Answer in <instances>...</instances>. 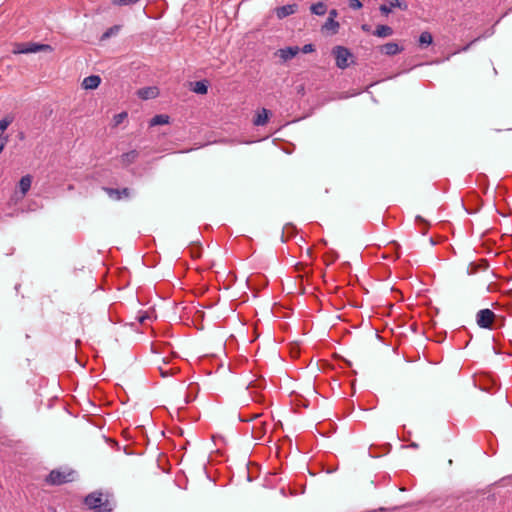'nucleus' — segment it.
Masks as SVG:
<instances>
[{"mask_svg":"<svg viewBox=\"0 0 512 512\" xmlns=\"http://www.w3.org/2000/svg\"><path fill=\"white\" fill-rule=\"evenodd\" d=\"M103 191L114 201H120L122 199H129L132 195L131 189L125 187L122 189L103 187Z\"/></svg>","mask_w":512,"mask_h":512,"instance_id":"423d86ee","label":"nucleus"},{"mask_svg":"<svg viewBox=\"0 0 512 512\" xmlns=\"http://www.w3.org/2000/svg\"><path fill=\"white\" fill-rule=\"evenodd\" d=\"M191 90L196 94H206L208 91V81L207 80H200L191 83Z\"/></svg>","mask_w":512,"mask_h":512,"instance_id":"2eb2a0df","label":"nucleus"},{"mask_svg":"<svg viewBox=\"0 0 512 512\" xmlns=\"http://www.w3.org/2000/svg\"><path fill=\"white\" fill-rule=\"evenodd\" d=\"M32 177L30 175L23 176L19 181L20 192L25 195L31 188Z\"/></svg>","mask_w":512,"mask_h":512,"instance_id":"a211bd4d","label":"nucleus"},{"mask_svg":"<svg viewBox=\"0 0 512 512\" xmlns=\"http://www.w3.org/2000/svg\"><path fill=\"white\" fill-rule=\"evenodd\" d=\"M332 55L335 58V64L339 69H346L354 63V55L344 46H335L332 49Z\"/></svg>","mask_w":512,"mask_h":512,"instance_id":"f03ea898","label":"nucleus"},{"mask_svg":"<svg viewBox=\"0 0 512 512\" xmlns=\"http://www.w3.org/2000/svg\"><path fill=\"white\" fill-rule=\"evenodd\" d=\"M269 115H270V111L266 108H262L261 110H259L257 112L255 118L253 119V124L255 126L265 125L268 122Z\"/></svg>","mask_w":512,"mask_h":512,"instance_id":"ddd939ff","label":"nucleus"},{"mask_svg":"<svg viewBox=\"0 0 512 512\" xmlns=\"http://www.w3.org/2000/svg\"><path fill=\"white\" fill-rule=\"evenodd\" d=\"M101 83V78L98 75H90L88 77H85L82 86L84 89L92 90L96 89Z\"/></svg>","mask_w":512,"mask_h":512,"instance_id":"f8f14e48","label":"nucleus"},{"mask_svg":"<svg viewBox=\"0 0 512 512\" xmlns=\"http://www.w3.org/2000/svg\"><path fill=\"white\" fill-rule=\"evenodd\" d=\"M160 372H161L162 377H167L169 375V371H164L161 368H160Z\"/></svg>","mask_w":512,"mask_h":512,"instance_id":"c756f323","label":"nucleus"},{"mask_svg":"<svg viewBox=\"0 0 512 512\" xmlns=\"http://www.w3.org/2000/svg\"><path fill=\"white\" fill-rule=\"evenodd\" d=\"M416 221L420 222V223H425L426 224V221L421 216H417L416 217Z\"/></svg>","mask_w":512,"mask_h":512,"instance_id":"7c9ffc66","label":"nucleus"},{"mask_svg":"<svg viewBox=\"0 0 512 512\" xmlns=\"http://www.w3.org/2000/svg\"><path fill=\"white\" fill-rule=\"evenodd\" d=\"M53 49L48 44H40V43H34V42H22V43H15L13 45L12 52L14 54H30V53H36L41 51H48L51 52Z\"/></svg>","mask_w":512,"mask_h":512,"instance_id":"7ed1b4c3","label":"nucleus"},{"mask_svg":"<svg viewBox=\"0 0 512 512\" xmlns=\"http://www.w3.org/2000/svg\"><path fill=\"white\" fill-rule=\"evenodd\" d=\"M148 318H149V316L145 313V314H143V315H140V316L138 317V320H139V322H140V323H144V322H145V320H146V319H148Z\"/></svg>","mask_w":512,"mask_h":512,"instance_id":"bb28decb","label":"nucleus"},{"mask_svg":"<svg viewBox=\"0 0 512 512\" xmlns=\"http://www.w3.org/2000/svg\"><path fill=\"white\" fill-rule=\"evenodd\" d=\"M310 12L314 15L323 16L327 13V5L324 2H317L310 6Z\"/></svg>","mask_w":512,"mask_h":512,"instance_id":"f3484780","label":"nucleus"},{"mask_svg":"<svg viewBox=\"0 0 512 512\" xmlns=\"http://www.w3.org/2000/svg\"><path fill=\"white\" fill-rule=\"evenodd\" d=\"M313 51V45L312 44H306L304 47H303V52L304 53H308V52H311Z\"/></svg>","mask_w":512,"mask_h":512,"instance_id":"a878e982","label":"nucleus"},{"mask_svg":"<svg viewBox=\"0 0 512 512\" xmlns=\"http://www.w3.org/2000/svg\"><path fill=\"white\" fill-rule=\"evenodd\" d=\"M418 41H419V46L421 48H425L432 43V41H433L432 34H420Z\"/></svg>","mask_w":512,"mask_h":512,"instance_id":"412c9836","label":"nucleus"},{"mask_svg":"<svg viewBox=\"0 0 512 512\" xmlns=\"http://www.w3.org/2000/svg\"><path fill=\"white\" fill-rule=\"evenodd\" d=\"M377 36L379 37H385V36H388L389 34H382V33H379V34H376Z\"/></svg>","mask_w":512,"mask_h":512,"instance_id":"473e14b6","label":"nucleus"},{"mask_svg":"<svg viewBox=\"0 0 512 512\" xmlns=\"http://www.w3.org/2000/svg\"><path fill=\"white\" fill-rule=\"evenodd\" d=\"M374 32H392V30L389 26L379 25Z\"/></svg>","mask_w":512,"mask_h":512,"instance_id":"393cba45","label":"nucleus"},{"mask_svg":"<svg viewBox=\"0 0 512 512\" xmlns=\"http://www.w3.org/2000/svg\"><path fill=\"white\" fill-rule=\"evenodd\" d=\"M394 8H400L402 10H405L407 8V5L405 3H402L400 0H387L384 4L380 6V11L388 15Z\"/></svg>","mask_w":512,"mask_h":512,"instance_id":"1a4fd4ad","label":"nucleus"},{"mask_svg":"<svg viewBox=\"0 0 512 512\" xmlns=\"http://www.w3.org/2000/svg\"><path fill=\"white\" fill-rule=\"evenodd\" d=\"M137 95L142 100L154 99L159 95L157 87H144L137 91Z\"/></svg>","mask_w":512,"mask_h":512,"instance_id":"9b49d317","label":"nucleus"},{"mask_svg":"<svg viewBox=\"0 0 512 512\" xmlns=\"http://www.w3.org/2000/svg\"><path fill=\"white\" fill-rule=\"evenodd\" d=\"M111 35L112 34L105 33V34L102 35L101 40H104V39L108 38Z\"/></svg>","mask_w":512,"mask_h":512,"instance_id":"2f4dec72","label":"nucleus"},{"mask_svg":"<svg viewBox=\"0 0 512 512\" xmlns=\"http://www.w3.org/2000/svg\"><path fill=\"white\" fill-rule=\"evenodd\" d=\"M85 505L96 512H110L112 511V504L108 499L103 498L101 492H92L84 499Z\"/></svg>","mask_w":512,"mask_h":512,"instance_id":"f257e3e1","label":"nucleus"},{"mask_svg":"<svg viewBox=\"0 0 512 512\" xmlns=\"http://www.w3.org/2000/svg\"><path fill=\"white\" fill-rule=\"evenodd\" d=\"M126 117H127L126 112H121V113L114 115V117H113L114 124L115 125L121 124Z\"/></svg>","mask_w":512,"mask_h":512,"instance_id":"5701e85b","label":"nucleus"},{"mask_svg":"<svg viewBox=\"0 0 512 512\" xmlns=\"http://www.w3.org/2000/svg\"><path fill=\"white\" fill-rule=\"evenodd\" d=\"M494 319L495 313L488 308L479 310L476 315L477 325L484 329H491Z\"/></svg>","mask_w":512,"mask_h":512,"instance_id":"39448f33","label":"nucleus"},{"mask_svg":"<svg viewBox=\"0 0 512 512\" xmlns=\"http://www.w3.org/2000/svg\"><path fill=\"white\" fill-rule=\"evenodd\" d=\"M480 38H481V37H478V38H476V39H474V40L470 41V43H469L468 45H466L465 47H463L460 51H465V50H467V49H468V47H469L470 45H472L474 42L478 41Z\"/></svg>","mask_w":512,"mask_h":512,"instance_id":"c85d7f7f","label":"nucleus"},{"mask_svg":"<svg viewBox=\"0 0 512 512\" xmlns=\"http://www.w3.org/2000/svg\"><path fill=\"white\" fill-rule=\"evenodd\" d=\"M169 120H170V117L168 115H166V114H158V115H155L153 118H151L150 126H157V125L168 124Z\"/></svg>","mask_w":512,"mask_h":512,"instance_id":"6ab92c4d","label":"nucleus"},{"mask_svg":"<svg viewBox=\"0 0 512 512\" xmlns=\"http://www.w3.org/2000/svg\"><path fill=\"white\" fill-rule=\"evenodd\" d=\"M411 446L414 447V448L418 447V445L416 443H412Z\"/></svg>","mask_w":512,"mask_h":512,"instance_id":"f704fd0d","label":"nucleus"},{"mask_svg":"<svg viewBox=\"0 0 512 512\" xmlns=\"http://www.w3.org/2000/svg\"><path fill=\"white\" fill-rule=\"evenodd\" d=\"M298 4H287L280 7L275 8V14L278 19H284L290 15L295 14L298 11Z\"/></svg>","mask_w":512,"mask_h":512,"instance_id":"0eeeda50","label":"nucleus"},{"mask_svg":"<svg viewBox=\"0 0 512 512\" xmlns=\"http://www.w3.org/2000/svg\"><path fill=\"white\" fill-rule=\"evenodd\" d=\"M247 480H248V481H252V479H251V477H250L249 473H247Z\"/></svg>","mask_w":512,"mask_h":512,"instance_id":"72a5a7b5","label":"nucleus"},{"mask_svg":"<svg viewBox=\"0 0 512 512\" xmlns=\"http://www.w3.org/2000/svg\"><path fill=\"white\" fill-rule=\"evenodd\" d=\"M118 30H119V26L115 25V26H112L109 29H107L106 32L112 33V32H118Z\"/></svg>","mask_w":512,"mask_h":512,"instance_id":"cd10ccee","label":"nucleus"},{"mask_svg":"<svg viewBox=\"0 0 512 512\" xmlns=\"http://www.w3.org/2000/svg\"><path fill=\"white\" fill-rule=\"evenodd\" d=\"M279 53H280L281 59H283L284 61H287V60L292 59L294 56H296L299 53V47L298 46L286 47L284 49H280Z\"/></svg>","mask_w":512,"mask_h":512,"instance_id":"4468645a","label":"nucleus"},{"mask_svg":"<svg viewBox=\"0 0 512 512\" xmlns=\"http://www.w3.org/2000/svg\"><path fill=\"white\" fill-rule=\"evenodd\" d=\"M139 0H112V4L117 6H129L137 3Z\"/></svg>","mask_w":512,"mask_h":512,"instance_id":"4be33fe9","label":"nucleus"},{"mask_svg":"<svg viewBox=\"0 0 512 512\" xmlns=\"http://www.w3.org/2000/svg\"><path fill=\"white\" fill-rule=\"evenodd\" d=\"M73 475V470L54 469L46 477V482L50 485H62L73 481Z\"/></svg>","mask_w":512,"mask_h":512,"instance_id":"20e7f679","label":"nucleus"},{"mask_svg":"<svg viewBox=\"0 0 512 512\" xmlns=\"http://www.w3.org/2000/svg\"><path fill=\"white\" fill-rule=\"evenodd\" d=\"M348 5L353 10H358L362 7V3L360 0H349Z\"/></svg>","mask_w":512,"mask_h":512,"instance_id":"b1692460","label":"nucleus"},{"mask_svg":"<svg viewBox=\"0 0 512 512\" xmlns=\"http://www.w3.org/2000/svg\"><path fill=\"white\" fill-rule=\"evenodd\" d=\"M379 49H380L381 53H383L385 55L393 56V55L400 53L403 50V47L400 46L398 43L389 42L384 45H381L379 47Z\"/></svg>","mask_w":512,"mask_h":512,"instance_id":"9d476101","label":"nucleus"},{"mask_svg":"<svg viewBox=\"0 0 512 512\" xmlns=\"http://www.w3.org/2000/svg\"><path fill=\"white\" fill-rule=\"evenodd\" d=\"M338 15V12L336 9H332L329 11L328 18L326 21L322 24L321 30L324 31H335L339 27V23L335 20Z\"/></svg>","mask_w":512,"mask_h":512,"instance_id":"6e6552de","label":"nucleus"},{"mask_svg":"<svg viewBox=\"0 0 512 512\" xmlns=\"http://www.w3.org/2000/svg\"><path fill=\"white\" fill-rule=\"evenodd\" d=\"M14 121V116L11 114L6 115L0 120V136H5L4 132L8 126Z\"/></svg>","mask_w":512,"mask_h":512,"instance_id":"aec40b11","label":"nucleus"},{"mask_svg":"<svg viewBox=\"0 0 512 512\" xmlns=\"http://www.w3.org/2000/svg\"><path fill=\"white\" fill-rule=\"evenodd\" d=\"M138 156H139V153L137 150H131L129 152L123 153L121 155V163L124 166H128V165L134 163L137 160Z\"/></svg>","mask_w":512,"mask_h":512,"instance_id":"dca6fc26","label":"nucleus"}]
</instances>
